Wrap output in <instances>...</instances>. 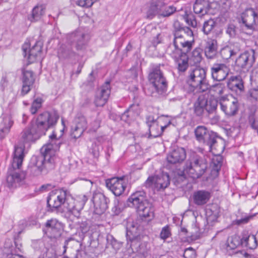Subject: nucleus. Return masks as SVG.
Here are the masks:
<instances>
[{
	"label": "nucleus",
	"instance_id": "1",
	"mask_svg": "<svg viewBox=\"0 0 258 258\" xmlns=\"http://www.w3.org/2000/svg\"><path fill=\"white\" fill-rule=\"evenodd\" d=\"M87 200L85 195L75 199L67 190L55 189L51 191L47 198V211L62 213L66 218L73 220L74 218L78 219L80 217Z\"/></svg>",
	"mask_w": 258,
	"mask_h": 258
},
{
	"label": "nucleus",
	"instance_id": "2",
	"mask_svg": "<svg viewBox=\"0 0 258 258\" xmlns=\"http://www.w3.org/2000/svg\"><path fill=\"white\" fill-rule=\"evenodd\" d=\"M61 122L63 126V128L60 130L59 133L56 131L53 132L49 136V142L41 148L40 152L43 157H35L32 159L29 168L34 175H37L41 172L43 166L46 167L53 161V156L55 152L59 148L61 144L60 138L65 128L62 119Z\"/></svg>",
	"mask_w": 258,
	"mask_h": 258
},
{
	"label": "nucleus",
	"instance_id": "3",
	"mask_svg": "<svg viewBox=\"0 0 258 258\" xmlns=\"http://www.w3.org/2000/svg\"><path fill=\"white\" fill-rule=\"evenodd\" d=\"M59 115L55 110L44 112L39 114L36 120L31 123L21 133V140L24 143L32 142L44 135L47 130L56 124Z\"/></svg>",
	"mask_w": 258,
	"mask_h": 258
},
{
	"label": "nucleus",
	"instance_id": "4",
	"mask_svg": "<svg viewBox=\"0 0 258 258\" xmlns=\"http://www.w3.org/2000/svg\"><path fill=\"white\" fill-rule=\"evenodd\" d=\"M207 167V162L205 158L195 152H192L186 161L183 173L193 179H197L204 174Z\"/></svg>",
	"mask_w": 258,
	"mask_h": 258
},
{
	"label": "nucleus",
	"instance_id": "5",
	"mask_svg": "<svg viewBox=\"0 0 258 258\" xmlns=\"http://www.w3.org/2000/svg\"><path fill=\"white\" fill-rule=\"evenodd\" d=\"M127 204L134 207L142 217L152 218L154 216V207L146 198L145 193L142 191L133 194L128 199Z\"/></svg>",
	"mask_w": 258,
	"mask_h": 258
},
{
	"label": "nucleus",
	"instance_id": "6",
	"mask_svg": "<svg viewBox=\"0 0 258 258\" xmlns=\"http://www.w3.org/2000/svg\"><path fill=\"white\" fill-rule=\"evenodd\" d=\"M195 134L197 140L207 145L213 154L218 155L223 150L222 143L220 144L217 141L218 137L217 134L209 131L205 126H198L195 130Z\"/></svg>",
	"mask_w": 258,
	"mask_h": 258
},
{
	"label": "nucleus",
	"instance_id": "7",
	"mask_svg": "<svg viewBox=\"0 0 258 258\" xmlns=\"http://www.w3.org/2000/svg\"><path fill=\"white\" fill-rule=\"evenodd\" d=\"M148 78L151 85L147 90L149 95L156 97L157 94L162 95L166 92L167 83L159 67L153 68Z\"/></svg>",
	"mask_w": 258,
	"mask_h": 258
},
{
	"label": "nucleus",
	"instance_id": "8",
	"mask_svg": "<svg viewBox=\"0 0 258 258\" xmlns=\"http://www.w3.org/2000/svg\"><path fill=\"white\" fill-rule=\"evenodd\" d=\"M177 11L173 6H167L165 0H151L146 11V17L148 19H152L156 16L158 18L169 17Z\"/></svg>",
	"mask_w": 258,
	"mask_h": 258
},
{
	"label": "nucleus",
	"instance_id": "9",
	"mask_svg": "<svg viewBox=\"0 0 258 258\" xmlns=\"http://www.w3.org/2000/svg\"><path fill=\"white\" fill-rule=\"evenodd\" d=\"M188 82L199 92H205L210 87L206 78V72L203 68H195L190 70Z\"/></svg>",
	"mask_w": 258,
	"mask_h": 258
},
{
	"label": "nucleus",
	"instance_id": "10",
	"mask_svg": "<svg viewBox=\"0 0 258 258\" xmlns=\"http://www.w3.org/2000/svg\"><path fill=\"white\" fill-rule=\"evenodd\" d=\"M257 14L252 9H246L241 15L242 30L246 34H251L255 29Z\"/></svg>",
	"mask_w": 258,
	"mask_h": 258
},
{
	"label": "nucleus",
	"instance_id": "11",
	"mask_svg": "<svg viewBox=\"0 0 258 258\" xmlns=\"http://www.w3.org/2000/svg\"><path fill=\"white\" fill-rule=\"evenodd\" d=\"M42 46L43 43L41 41H37L31 48L29 43H25L22 46L24 57H27L30 63L34 62L37 59L40 58Z\"/></svg>",
	"mask_w": 258,
	"mask_h": 258
},
{
	"label": "nucleus",
	"instance_id": "12",
	"mask_svg": "<svg viewBox=\"0 0 258 258\" xmlns=\"http://www.w3.org/2000/svg\"><path fill=\"white\" fill-rule=\"evenodd\" d=\"M88 36L81 30H77L68 36V42L76 48L77 51H83L88 42Z\"/></svg>",
	"mask_w": 258,
	"mask_h": 258
},
{
	"label": "nucleus",
	"instance_id": "13",
	"mask_svg": "<svg viewBox=\"0 0 258 258\" xmlns=\"http://www.w3.org/2000/svg\"><path fill=\"white\" fill-rule=\"evenodd\" d=\"M194 43L195 40H188L180 33L177 32L174 34L173 44L175 50L173 51L176 53L188 52L191 49Z\"/></svg>",
	"mask_w": 258,
	"mask_h": 258
},
{
	"label": "nucleus",
	"instance_id": "14",
	"mask_svg": "<svg viewBox=\"0 0 258 258\" xmlns=\"http://www.w3.org/2000/svg\"><path fill=\"white\" fill-rule=\"evenodd\" d=\"M170 184L169 176L167 173H162L160 175L150 176L145 182V185L157 190L164 189Z\"/></svg>",
	"mask_w": 258,
	"mask_h": 258
},
{
	"label": "nucleus",
	"instance_id": "15",
	"mask_svg": "<svg viewBox=\"0 0 258 258\" xmlns=\"http://www.w3.org/2000/svg\"><path fill=\"white\" fill-rule=\"evenodd\" d=\"M219 104L221 110L228 116L234 115L238 111V101L232 96L222 98Z\"/></svg>",
	"mask_w": 258,
	"mask_h": 258
},
{
	"label": "nucleus",
	"instance_id": "16",
	"mask_svg": "<svg viewBox=\"0 0 258 258\" xmlns=\"http://www.w3.org/2000/svg\"><path fill=\"white\" fill-rule=\"evenodd\" d=\"M212 78L217 81L225 80L230 72L228 66L223 63H214L210 69Z\"/></svg>",
	"mask_w": 258,
	"mask_h": 258
},
{
	"label": "nucleus",
	"instance_id": "17",
	"mask_svg": "<svg viewBox=\"0 0 258 258\" xmlns=\"http://www.w3.org/2000/svg\"><path fill=\"white\" fill-rule=\"evenodd\" d=\"M107 187L116 196H120L126 188V184L123 177H114L107 179L106 181Z\"/></svg>",
	"mask_w": 258,
	"mask_h": 258
},
{
	"label": "nucleus",
	"instance_id": "18",
	"mask_svg": "<svg viewBox=\"0 0 258 258\" xmlns=\"http://www.w3.org/2000/svg\"><path fill=\"white\" fill-rule=\"evenodd\" d=\"M92 201L94 204V212L100 215L103 213L108 208L109 200L102 193L95 192L93 194Z\"/></svg>",
	"mask_w": 258,
	"mask_h": 258
},
{
	"label": "nucleus",
	"instance_id": "19",
	"mask_svg": "<svg viewBox=\"0 0 258 258\" xmlns=\"http://www.w3.org/2000/svg\"><path fill=\"white\" fill-rule=\"evenodd\" d=\"M253 61V56L248 52H244L235 60V67H237L239 71L247 72L251 68Z\"/></svg>",
	"mask_w": 258,
	"mask_h": 258
},
{
	"label": "nucleus",
	"instance_id": "20",
	"mask_svg": "<svg viewBox=\"0 0 258 258\" xmlns=\"http://www.w3.org/2000/svg\"><path fill=\"white\" fill-rule=\"evenodd\" d=\"M45 227L46 232L50 237L57 238L61 236L63 225L56 219L47 220L45 223Z\"/></svg>",
	"mask_w": 258,
	"mask_h": 258
},
{
	"label": "nucleus",
	"instance_id": "21",
	"mask_svg": "<svg viewBox=\"0 0 258 258\" xmlns=\"http://www.w3.org/2000/svg\"><path fill=\"white\" fill-rule=\"evenodd\" d=\"M110 86L109 82H106L98 91L95 100L96 106H103L107 102L110 94Z\"/></svg>",
	"mask_w": 258,
	"mask_h": 258
},
{
	"label": "nucleus",
	"instance_id": "22",
	"mask_svg": "<svg viewBox=\"0 0 258 258\" xmlns=\"http://www.w3.org/2000/svg\"><path fill=\"white\" fill-rule=\"evenodd\" d=\"M203 48L207 59H213L217 57L218 45L216 40L210 38L205 40Z\"/></svg>",
	"mask_w": 258,
	"mask_h": 258
},
{
	"label": "nucleus",
	"instance_id": "23",
	"mask_svg": "<svg viewBox=\"0 0 258 258\" xmlns=\"http://www.w3.org/2000/svg\"><path fill=\"white\" fill-rule=\"evenodd\" d=\"M167 51L176 61L179 71H185L188 67V57L186 54L187 52H180L176 53L174 51L170 52V48L168 49Z\"/></svg>",
	"mask_w": 258,
	"mask_h": 258
},
{
	"label": "nucleus",
	"instance_id": "24",
	"mask_svg": "<svg viewBox=\"0 0 258 258\" xmlns=\"http://www.w3.org/2000/svg\"><path fill=\"white\" fill-rule=\"evenodd\" d=\"M147 123L149 129V137L157 138L159 137L167 125H159L158 122L152 117L149 116L147 118Z\"/></svg>",
	"mask_w": 258,
	"mask_h": 258
},
{
	"label": "nucleus",
	"instance_id": "25",
	"mask_svg": "<svg viewBox=\"0 0 258 258\" xmlns=\"http://www.w3.org/2000/svg\"><path fill=\"white\" fill-rule=\"evenodd\" d=\"M24 144H20L19 145L15 146L12 163L13 168L19 169L21 166L24 157Z\"/></svg>",
	"mask_w": 258,
	"mask_h": 258
},
{
	"label": "nucleus",
	"instance_id": "26",
	"mask_svg": "<svg viewBox=\"0 0 258 258\" xmlns=\"http://www.w3.org/2000/svg\"><path fill=\"white\" fill-rule=\"evenodd\" d=\"M25 172H15L7 176V181L9 187H17L25 183Z\"/></svg>",
	"mask_w": 258,
	"mask_h": 258
},
{
	"label": "nucleus",
	"instance_id": "27",
	"mask_svg": "<svg viewBox=\"0 0 258 258\" xmlns=\"http://www.w3.org/2000/svg\"><path fill=\"white\" fill-rule=\"evenodd\" d=\"M185 158V150L182 148H177L167 155V160L169 163L176 164L182 162Z\"/></svg>",
	"mask_w": 258,
	"mask_h": 258
},
{
	"label": "nucleus",
	"instance_id": "28",
	"mask_svg": "<svg viewBox=\"0 0 258 258\" xmlns=\"http://www.w3.org/2000/svg\"><path fill=\"white\" fill-rule=\"evenodd\" d=\"M13 121L11 117L5 115L0 117V139H4L10 132Z\"/></svg>",
	"mask_w": 258,
	"mask_h": 258
},
{
	"label": "nucleus",
	"instance_id": "29",
	"mask_svg": "<svg viewBox=\"0 0 258 258\" xmlns=\"http://www.w3.org/2000/svg\"><path fill=\"white\" fill-rule=\"evenodd\" d=\"M210 8V4L206 0H196L193 9L195 14L202 17L207 14Z\"/></svg>",
	"mask_w": 258,
	"mask_h": 258
},
{
	"label": "nucleus",
	"instance_id": "30",
	"mask_svg": "<svg viewBox=\"0 0 258 258\" xmlns=\"http://www.w3.org/2000/svg\"><path fill=\"white\" fill-rule=\"evenodd\" d=\"M242 245L249 249H254L258 245L257 236L249 234L247 232H244L242 233Z\"/></svg>",
	"mask_w": 258,
	"mask_h": 258
},
{
	"label": "nucleus",
	"instance_id": "31",
	"mask_svg": "<svg viewBox=\"0 0 258 258\" xmlns=\"http://www.w3.org/2000/svg\"><path fill=\"white\" fill-rule=\"evenodd\" d=\"M194 203L198 206L206 204L210 198V194L206 190H198L193 194Z\"/></svg>",
	"mask_w": 258,
	"mask_h": 258
},
{
	"label": "nucleus",
	"instance_id": "32",
	"mask_svg": "<svg viewBox=\"0 0 258 258\" xmlns=\"http://www.w3.org/2000/svg\"><path fill=\"white\" fill-rule=\"evenodd\" d=\"M138 225L136 222L128 221L126 225V238L133 241L138 235Z\"/></svg>",
	"mask_w": 258,
	"mask_h": 258
},
{
	"label": "nucleus",
	"instance_id": "33",
	"mask_svg": "<svg viewBox=\"0 0 258 258\" xmlns=\"http://www.w3.org/2000/svg\"><path fill=\"white\" fill-rule=\"evenodd\" d=\"M45 12V8L42 5L35 6L32 11L31 14L28 16V20L31 22L37 21L41 18Z\"/></svg>",
	"mask_w": 258,
	"mask_h": 258
},
{
	"label": "nucleus",
	"instance_id": "34",
	"mask_svg": "<svg viewBox=\"0 0 258 258\" xmlns=\"http://www.w3.org/2000/svg\"><path fill=\"white\" fill-rule=\"evenodd\" d=\"M240 244L242 245V238L238 235H234L228 238L226 243L227 250L235 249Z\"/></svg>",
	"mask_w": 258,
	"mask_h": 258
},
{
	"label": "nucleus",
	"instance_id": "35",
	"mask_svg": "<svg viewBox=\"0 0 258 258\" xmlns=\"http://www.w3.org/2000/svg\"><path fill=\"white\" fill-rule=\"evenodd\" d=\"M206 101L205 95H200L194 105L195 113L199 116H202L205 110Z\"/></svg>",
	"mask_w": 258,
	"mask_h": 258
},
{
	"label": "nucleus",
	"instance_id": "36",
	"mask_svg": "<svg viewBox=\"0 0 258 258\" xmlns=\"http://www.w3.org/2000/svg\"><path fill=\"white\" fill-rule=\"evenodd\" d=\"M227 86L230 89L235 91H242L243 89L242 81L236 77H232L228 83Z\"/></svg>",
	"mask_w": 258,
	"mask_h": 258
},
{
	"label": "nucleus",
	"instance_id": "37",
	"mask_svg": "<svg viewBox=\"0 0 258 258\" xmlns=\"http://www.w3.org/2000/svg\"><path fill=\"white\" fill-rule=\"evenodd\" d=\"M58 55L59 57L64 58L77 59L76 53L69 49H66L63 46L59 49Z\"/></svg>",
	"mask_w": 258,
	"mask_h": 258
},
{
	"label": "nucleus",
	"instance_id": "38",
	"mask_svg": "<svg viewBox=\"0 0 258 258\" xmlns=\"http://www.w3.org/2000/svg\"><path fill=\"white\" fill-rule=\"evenodd\" d=\"M237 51L231 46H226L222 48L220 51V54L223 59L227 60L232 56L236 55Z\"/></svg>",
	"mask_w": 258,
	"mask_h": 258
},
{
	"label": "nucleus",
	"instance_id": "39",
	"mask_svg": "<svg viewBox=\"0 0 258 258\" xmlns=\"http://www.w3.org/2000/svg\"><path fill=\"white\" fill-rule=\"evenodd\" d=\"M205 100L206 101L205 110L209 113L213 112L215 111L218 105V101L213 98L207 99L205 96Z\"/></svg>",
	"mask_w": 258,
	"mask_h": 258
},
{
	"label": "nucleus",
	"instance_id": "40",
	"mask_svg": "<svg viewBox=\"0 0 258 258\" xmlns=\"http://www.w3.org/2000/svg\"><path fill=\"white\" fill-rule=\"evenodd\" d=\"M183 19L185 20L187 25L195 28L197 25V22L195 17L191 13L188 12L185 10L184 14L182 16Z\"/></svg>",
	"mask_w": 258,
	"mask_h": 258
},
{
	"label": "nucleus",
	"instance_id": "41",
	"mask_svg": "<svg viewBox=\"0 0 258 258\" xmlns=\"http://www.w3.org/2000/svg\"><path fill=\"white\" fill-rule=\"evenodd\" d=\"M23 83L33 84L34 82V78L33 72L31 71L22 69Z\"/></svg>",
	"mask_w": 258,
	"mask_h": 258
},
{
	"label": "nucleus",
	"instance_id": "42",
	"mask_svg": "<svg viewBox=\"0 0 258 258\" xmlns=\"http://www.w3.org/2000/svg\"><path fill=\"white\" fill-rule=\"evenodd\" d=\"M73 125L85 131L87 127V122L86 118L83 115L77 116L74 120Z\"/></svg>",
	"mask_w": 258,
	"mask_h": 258
},
{
	"label": "nucleus",
	"instance_id": "43",
	"mask_svg": "<svg viewBox=\"0 0 258 258\" xmlns=\"http://www.w3.org/2000/svg\"><path fill=\"white\" fill-rule=\"evenodd\" d=\"M202 50L200 48H196L192 52L190 60L195 64H198L202 60Z\"/></svg>",
	"mask_w": 258,
	"mask_h": 258
},
{
	"label": "nucleus",
	"instance_id": "44",
	"mask_svg": "<svg viewBox=\"0 0 258 258\" xmlns=\"http://www.w3.org/2000/svg\"><path fill=\"white\" fill-rule=\"evenodd\" d=\"M215 24V22L212 19L205 22L203 27V32L206 35L210 34L214 28Z\"/></svg>",
	"mask_w": 258,
	"mask_h": 258
},
{
	"label": "nucleus",
	"instance_id": "45",
	"mask_svg": "<svg viewBox=\"0 0 258 258\" xmlns=\"http://www.w3.org/2000/svg\"><path fill=\"white\" fill-rule=\"evenodd\" d=\"M42 102L43 100L40 97H38L33 101L30 109V112L32 114H35L41 107Z\"/></svg>",
	"mask_w": 258,
	"mask_h": 258
},
{
	"label": "nucleus",
	"instance_id": "46",
	"mask_svg": "<svg viewBox=\"0 0 258 258\" xmlns=\"http://www.w3.org/2000/svg\"><path fill=\"white\" fill-rule=\"evenodd\" d=\"M222 163V158L220 156H215L212 160L213 171L218 173L220 170Z\"/></svg>",
	"mask_w": 258,
	"mask_h": 258
},
{
	"label": "nucleus",
	"instance_id": "47",
	"mask_svg": "<svg viewBox=\"0 0 258 258\" xmlns=\"http://www.w3.org/2000/svg\"><path fill=\"white\" fill-rule=\"evenodd\" d=\"M84 131L82 128L73 125L71 127V136L73 138L77 139L81 137Z\"/></svg>",
	"mask_w": 258,
	"mask_h": 258
},
{
	"label": "nucleus",
	"instance_id": "48",
	"mask_svg": "<svg viewBox=\"0 0 258 258\" xmlns=\"http://www.w3.org/2000/svg\"><path fill=\"white\" fill-rule=\"evenodd\" d=\"M92 121L90 123V130L92 131H96L100 126V118L97 116L92 117Z\"/></svg>",
	"mask_w": 258,
	"mask_h": 258
},
{
	"label": "nucleus",
	"instance_id": "49",
	"mask_svg": "<svg viewBox=\"0 0 258 258\" xmlns=\"http://www.w3.org/2000/svg\"><path fill=\"white\" fill-rule=\"evenodd\" d=\"M209 89L215 91L217 95H221L224 93L225 85L223 83H217L212 86H210Z\"/></svg>",
	"mask_w": 258,
	"mask_h": 258
},
{
	"label": "nucleus",
	"instance_id": "50",
	"mask_svg": "<svg viewBox=\"0 0 258 258\" xmlns=\"http://www.w3.org/2000/svg\"><path fill=\"white\" fill-rule=\"evenodd\" d=\"M182 35L186 38H187L188 40H194V34L192 31L187 27H184L181 31H179Z\"/></svg>",
	"mask_w": 258,
	"mask_h": 258
},
{
	"label": "nucleus",
	"instance_id": "51",
	"mask_svg": "<svg viewBox=\"0 0 258 258\" xmlns=\"http://www.w3.org/2000/svg\"><path fill=\"white\" fill-rule=\"evenodd\" d=\"M183 256L184 258H196V253L195 249L189 247L185 249Z\"/></svg>",
	"mask_w": 258,
	"mask_h": 258
},
{
	"label": "nucleus",
	"instance_id": "52",
	"mask_svg": "<svg viewBox=\"0 0 258 258\" xmlns=\"http://www.w3.org/2000/svg\"><path fill=\"white\" fill-rule=\"evenodd\" d=\"M207 221L208 222H214L217 220L219 217L218 212L212 213L211 210L207 211Z\"/></svg>",
	"mask_w": 258,
	"mask_h": 258
},
{
	"label": "nucleus",
	"instance_id": "53",
	"mask_svg": "<svg viewBox=\"0 0 258 258\" xmlns=\"http://www.w3.org/2000/svg\"><path fill=\"white\" fill-rule=\"evenodd\" d=\"M171 235L169 227L166 226L163 227L160 233V238L162 239L165 240L168 238Z\"/></svg>",
	"mask_w": 258,
	"mask_h": 258
},
{
	"label": "nucleus",
	"instance_id": "54",
	"mask_svg": "<svg viewBox=\"0 0 258 258\" xmlns=\"http://www.w3.org/2000/svg\"><path fill=\"white\" fill-rule=\"evenodd\" d=\"M226 33L230 37H235L236 35V27L233 24L228 25L226 29Z\"/></svg>",
	"mask_w": 258,
	"mask_h": 258
},
{
	"label": "nucleus",
	"instance_id": "55",
	"mask_svg": "<svg viewBox=\"0 0 258 258\" xmlns=\"http://www.w3.org/2000/svg\"><path fill=\"white\" fill-rule=\"evenodd\" d=\"M249 122L251 127L258 133V121L253 116H250Z\"/></svg>",
	"mask_w": 258,
	"mask_h": 258
},
{
	"label": "nucleus",
	"instance_id": "56",
	"mask_svg": "<svg viewBox=\"0 0 258 258\" xmlns=\"http://www.w3.org/2000/svg\"><path fill=\"white\" fill-rule=\"evenodd\" d=\"M253 217V215H247L244 217L236 220V223L238 225L247 223Z\"/></svg>",
	"mask_w": 258,
	"mask_h": 258
},
{
	"label": "nucleus",
	"instance_id": "57",
	"mask_svg": "<svg viewBox=\"0 0 258 258\" xmlns=\"http://www.w3.org/2000/svg\"><path fill=\"white\" fill-rule=\"evenodd\" d=\"M173 34H175L177 32L181 31L184 27L180 24L179 21H175L173 23Z\"/></svg>",
	"mask_w": 258,
	"mask_h": 258
},
{
	"label": "nucleus",
	"instance_id": "58",
	"mask_svg": "<svg viewBox=\"0 0 258 258\" xmlns=\"http://www.w3.org/2000/svg\"><path fill=\"white\" fill-rule=\"evenodd\" d=\"M33 84L23 83V86L22 89V93L23 95L27 94L31 90V86Z\"/></svg>",
	"mask_w": 258,
	"mask_h": 258
},
{
	"label": "nucleus",
	"instance_id": "59",
	"mask_svg": "<svg viewBox=\"0 0 258 258\" xmlns=\"http://www.w3.org/2000/svg\"><path fill=\"white\" fill-rule=\"evenodd\" d=\"M250 97L255 100H258V89H252L249 90Z\"/></svg>",
	"mask_w": 258,
	"mask_h": 258
},
{
	"label": "nucleus",
	"instance_id": "60",
	"mask_svg": "<svg viewBox=\"0 0 258 258\" xmlns=\"http://www.w3.org/2000/svg\"><path fill=\"white\" fill-rule=\"evenodd\" d=\"M73 239L72 238H68L67 239H66L64 241V246H63V248H64V250H63V253H64L66 252V250H67V246L69 244V242L72 240Z\"/></svg>",
	"mask_w": 258,
	"mask_h": 258
},
{
	"label": "nucleus",
	"instance_id": "61",
	"mask_svg": "<svg viewBox=\"0 0 258 258\" xmlns=\"http://www.w3.org/2000/svg\"><path fill=\"white\" fill-rule=\"evenodd\" d=\"M76 4L79 6L86 8V3H85V0H78L76 2Z\"/></svg>",
	"mask_w": 258,
	"mask_h": 258
},
{
	"label": "nucleus",
	"instance_id": "62",
	"mask_svg": "<svg viewBox=\"0 0 258 258\" xmlns=\"http://www.w3.org/2000/svg\"><path fill=\"white\" fill-rule=\"evenodd\" d=\"M85 3H86V8L91 7L94 4V2L92 0H85Z\"/></svg>",
	"mask_w": 258,
	"mask_h": 258
},
{
	"label": "nucleus",
	"instance_id": "63",
	"mask_svg": "<svg viewBox=\"0 0 258 258\" xmlns=\"http://www.w3.org/2000/svg\"><path fill=\"white\" fill-rule=\"evenodd\" d=\"M8 258H23V257L20 255L11 254L8 255Z\"/></svg>",
	"mask_w": 258,
	"mask_h": 258
},
{
	"label": "nucleus",
	"instance_id": "64",
	"mask_svg": "<svg viewBox=\"0 0 258 258\" xmlns=\"http://www.w3.org/2000/svg\"><path fill=\"white\" fill-rule=\"evenodd\" d=\"M128 112H124V113L122 114V117H121L122 119H124V118L125 117H127V116H128Z\"/></svg>",
	"mask_w": 258,
	"mask_h": 258
}]
</instances>
